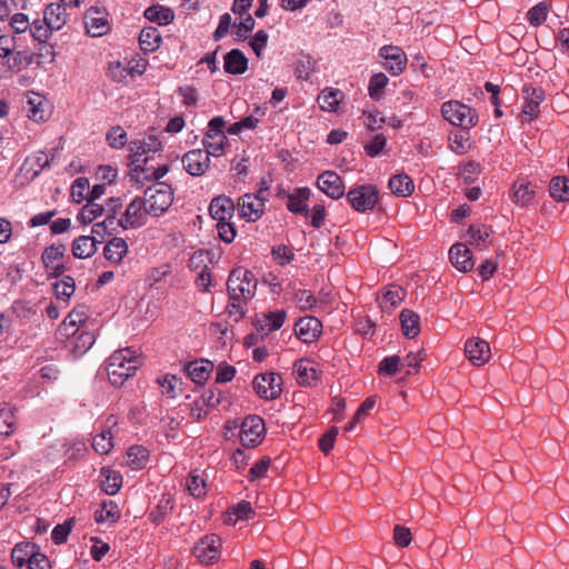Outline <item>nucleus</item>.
<instances>
[{"label":"nucleus","instance_id":"nucleus-1","mask_svg":"<svg viewBox=\"0 0 569 569\" xmlns=\"http://www.w3.org/2000/svg\"><path fill=\"white\" fill-rule=\"evenodd\" d=\"M227 288L229 293L227 312L233 321L238 322L244 317L247 305L256 295L257 279L251 271L236 268L229 274Z\"/></svg>","mask_w":569,"mask_h":569},{"label":"nucleus","instance_id":"nucleus-2","mask_svg":"<svg viewBox=\"0 0 569 569\" xmlns=\"http://www.w3.org/2000/svg\"><path fill=\"white\" fill-rule=\"evenodd\" d=\"M140 366V359L130 348L114 351L108 359L106 371L109 381L113 386H122L124 381L134 375Z\"/></svg>","mask_w":569,"mask_h":569},{"label":"nucleus","instance_id":"nucleus-3","mask_svg":"<svg viewBox=\"0 0 569 569\" xmlns=\"http://www.w3.org/2000/svg\"><path fill=\"white\" fill-rule=\"evenodd\" d=\"M441 113L447 121L462 130H469L478 123L477 111L456 100L445 102Z\"/></svg>","mask_w":569,"mask_h":569},{"label":"nucleus","instance_id":"nucleus-4","mask_svg":"<svg viewBox=\"0 0 569 569\" xmlns=\"http://www.w3.org/2000/svg\"><path fill=\"white\" fill-rule=\"evenodd\" d=\"M144 201L151 216L158 217L166 212L172 203L171 186L166 182H156L144 191Z\"/></svg>","mask_w":569,"mask_h":569},{"label":"nucleus","instance_id":"nucleus-5","mask_svg":"<svg viewBox=\"0 0 569 569\" xmlns=\"http://www.w3.org/2000/svg\"><path fill=\"white\" fill-rule=\"evenodd\" d=\"M347 199L356 211L366 212L378 203L379 190L373 184L357 186L348 191Z\"/></svg>","mask_w":569,"mask_h":569},{"label":"nucleus","instance_id":"nucleus-6","mask_svg":"<svg viewBox=\"0 0 569 569\" xmlns=\"http://www.w3.org/2000/svg\"><path fill=\"white\" fill-rule=\"evenodd\" d=\"M129 150L132 157V167L137 163L148 164L151 153L162 150V143L156 134H148L142 139L133 140L129 143Z\"/></svg>","mask_w":569,"mask_h":569},{"label":"nucleus","instance_id":"nucleus-7","mask_svg":"<svg viewBox=\"0 0 569 569\" xmlns=\"http://www.w3.org/2000/svg\"><path fill=\"white\" fill-rule=\"evenodd\" d=\"M264 432L263 420L256 415L248 416L241 423L240 441L243 447L254 448L263 440Z\"/></svg>","mask_w":569,"mask_h":569},{"label":"nucleus","instance_id":"nucleus-8","mask_svg":"<svg viewBox=\"0 0 569 569\" xmlns=\"http://www.w3.org/2000/svg\"><path fill=\"white\" fill-rule=\"evenodd\" d=\"M252 383L257 395L266 400L277 399L282 392V378L276 372L260 373Z\"/></svg>","mask_w":569,"mask_h":569},{"label":"nucleus","instance_id":"nucleus-9","mask_svg":"<svg viewBox=\"0 0 569 569\" xmlns=\"http://www.w3.org/2000/svg\"><path fill=\"white\" fill-rule=\"evenodd\" d=\"M150 214L143 198L136 197L118 219V224L124 230L134 229L146 223V217Z\"/></svg>","mask_w":569,"mask_h":569},{"label":"nucleus","instance_id":"nucleus-10","mask_svg":"<svg viewBox=\"0 0 569 569\" xmlns=\"http://www.w3.org/2000/svg\"><path fill=\"white\" fill-rule=\"evenodd\" d=\"M379 56L385 60L383 68L393 76L402 73L407 67V54L397 46H383Z\"/></svg>","mask_w":569,"mask_h":569},{"label":"nucleus","instance_id":"nucleus-11","mask_svg":"<svg viewBox=\"0 0 569 569\" xmlns=\"http://www.w3.org/2000/svg\"><path fill=\"white\" fill-rule=\"evenodd\" d=\"M221 539L217 535H209L200 539L194 548L193 555L202 562L210 563L220 556Z\"/></svg>","mask_w":569,"mask_h":569},{"label":"nucleus","instance_id":"nucleus-12","mask_svg":"<svg viewBox=\"0 0 569 569\" xmlns=\"http://www.w3.org/2000/svg\"><path fill=\"white\" fill-rule=\"evenodd\" d=\"M107 16V12L99 8L91 7L88 9L83 17L87 33L91 37H101L106 34L109 30Z\"/></svg>","mask_w":569,"mask_h":569},{"label":"nucleus","instance_id":"nucleus-13","mask_svg":"<svg viewBox=\"0 0 569 569\" xmlns=\"http://www.w3.org/2000/svg\"><path fill=\"white\" fill-rule=\"evenodd\" d=\"M182 163L189 174L200 177L209 169L210 157L202 149H193L184 153Z\"/></svg>","mask_w":569,"mask_h":569},{"label":"nucleus","instance_id":"nucleus-14","mask_svg":"<svg viewBox=\"0 0 569 569\" xmlns=\"http://www.w3.org/2000/svg\"><path fill=\"white\" fill-rule=\"evenodd\" d=\"M522 98L525 99L522 113L531 121L537 118L540 112V103L546 98L545 90L538 87L525 86L522 89Z\"/></svg>","mask_w":569,"mask_h":569},{"label":"nucleus","instance_id":"nucleus-15","mask_svg":"<svg viewBox=\"0 0 569 569\" xmlns=\"http://www.w3.org/2000/svg\"><path fill=\"white\" fill-rule=\"evenodd\" d=\"M169 171L168 164L159 166L158 168L147 167V164L137 163L131 167L129 176L130 180L134 181L139 188L144 186L146 181L159 180Z\"/></svg>","mask_w":569,"mask_h":569},{"label":"nucleus","instance_id":"nucleus-16","mask_svg":"<svg viewBox=\"0 0 569 569\" xmlns=\"http://www.w3.org/2000/svg\"><path fill=\"white\" fill-rule=\"evenodd\" d=\"M318 188L332 199H340L345 194L341 177L335 171L322 172L317 180Z\"/></svg>","mask_w":569,"mask_h":569},{"label":"nucleus","instance_id":"nucleus-17","mask_svg":"<svg viewBox=\"0 0 569 569\" xmlns=\"http://www.w3.org/2000/svg\"><path fill=\"white\" fill-rule=\"evenodd\" d=\"M465 353L475 366L485 365L491 356L488 342L480 338L468 339L465 345Z\"/></svg>","mask_w":569,"mask_h":569},{"label":"nucleus","instance_id":"nucleus-18","mask_svg":"<svg viewBox=\"0 0 569 569\" xmlns=\"http://www.w3.org/2000/svg\"><path fill=\"white\" fill-rule=\"evenodd\" d=\"M321 322L311 316L300 318L295 325L296 336L303 342L310 343L321 335Z\"/></svg>","mask_w":569,"mask_h":569},{"label":"nucleus","instance_id":"nucleus-19","mask_svg":"<svg viewBox=\"0 0 569 569\" xmlns=\"http://www.w3.org/2000/svg\"><path fill=\"white\" fill-rule=\"evenodd\" d=\"M264 196L246 193L239 200L242 217L249 221H257L264 210Z\"/></svg>","mask_w":569,"mask_h":569},{"label":"nucleus","instance_id":"nucleus-20","mask_svg":"<svg viewBox=\"0 0 569 569\" xmlns=\"http://www.w3.org/2000/svg\"><path fill=\"white\" fill-rule=\"evenodd\" d=\"M449 258L452 266L461 272H468L473 268L472 253L463 243L453 244L449 250Z\"/></svg>","mask_w":569,"mask_h":569},{"label":"nucleus","instance_id":"nucleus-21","mask_svg":"<svg viewBox=\"0 0 569 569\" xmlns=\"http://www.w3.org/2000/svg\"><path fill=\"white\" fill-rule=\"evenodd\" d=\"M284 310L263 312L256 318V328L258 331L269 333L280 329L286 320Z\"/></svg>","mask_w":569,"mask_h":569},{"label":"nucleus","instance_id":"nucleus-22","mask_svg":"<svg viewBox=\"0 0 569 569\" xmlns=\"http://www.w3.org/2000/svg\"><path fill=\"white\" fill-rule=\"evenodd\" d=\"M297 376V382L300 386H311L313 381L319 379V370L315 363L308 359H299L293 366Z\"/></svg>","mask_w":569,"mask_h":569},{"label":"nucleus","instance_id":"nucleus-23","mask_svg":"<svg viewBox=\"0 0 569 569\" xmlns=\"http://www.w3.org/2000/svg\"><path fill=\"white\" fill-rule=\"evenodd\" d=\"M512 201L520 206H529L535 198V187L526 179H518L511 187L510 190Z\"/></svg>","mask_w":569,"mask_h":569},{"label":"nucleus","instance_id":"nucleus-24","mask_svg":"<svg viewBox=\"0 0 569 569\" xmlns=\"http://www.w3.org/2000/svg\"><path fill=\"white\" fill-rule=\"evenodd\" d=\"M311 191L309 188H296L292 193L288 194L287 208L292 213H300L308 216L307 201L310 198Z\"/></svg>","mask_w":569,"mask_h":569},{"label":"nucleus","instance_id":"nucleus-25","mask_svg":"<svg viewBox=\"0 0 569 569\" xmlns=\"http://www.w3.org/2000/svg\"><path fill=\"white\" fill-rule=\"evenodd\" d=\"M233 202L228 197H217L209 206L210 216L217 222L229 220L233 216Z\"/></svg>","mask_w":569,"mask_h":569},{"label":"nucleus","instance_id":"nucleus-26","mask_svg":"<svg viewBox=\"0 0 569 569\" xmlns=\"http://www.w3.org/2000/svg\"><path fill=\"white\" fill-rule=\"evenodd\" d=\"M38 551L39 548L36 543H17L12 549L11 560L16 567L22 568L24 565H28L30 562V560L36 556Z\"/></svg>","mask_w":569,"mask_h":569},{"label":"nucleus","instance_id":"nucleus-27","mask_svg":"<svg viewBox=\"0 0 569 569\" xmlns=\"http://www.w3.org/2000/svg\"><path fill=\"white\" fill-rule=\"evenodd\" d=\"M248 69V59L239 49H232L224 57V70L230 74H242Z\"/></svg>","mask_w":569,"mask_h":569},{"label":"nucleus","instance_id":"nucleus-28","mask_svg":"<svg viewBox=\"0 0 569 569\" xmlns=\"http://www.w3.org/2000/svg\"><path fill=\"white\" fill-rule=\"evenodd\" d=\"M405 296L406 291L400 286L390 284L386 288L383 295L378 298L380 308L383 311H391L403 300Z\"/></svg>","mask_w":569,"mask_h":569},{"label":"nucleus","instance_id":"nucleus-29","mask_svg":"<svg viewBox=\"0 0 569 569\" xmlns=\"http://www.w3.org/2000/svg\"><path fill=\"white\" fill-rule=\"evenodd\" d=\"M66 7L59 3H50L43 12V19L49 28L54 31L60 30L66 24Z\"/></svg>","mask_w":569,"mask_h":569},{"label":"nucleus","instance_id":"nucleus-30","mask_svg":"<svg viewBox=\"0 0 569 569\" xmlns=\"http://www.w3.org/2000/svg\"><path fill=\"white\" fill-rule=\"evenodd\" d=\"M128 252V244L124 239L114 237L107 242L103 249L104 258L112 262L119 263Z\"/></svg>","mask_w":569,"mask_h":569},{"label":"nucleus","instance_id":"nucleus-31","mask_svg":"<svg viewBox=\"0 0 569 569\" xmlns=\"http://www.w3.org/2000/svg\"><path fill=\"white\" fill-rule=\"evenodd\" d=\"M400 323L403 335L407 338H415L420 332V317L418 313L409 309H403L400 312Z\"/></svg>","mask_w":569,"mask_h":569},{"label":"nucleus","instance_id":"nucleus-32","mask_svg":"<svg viewBox=\"0 0 569 569\" xmlns=\"http://www.w3.org/2000/svg\"><path fill=\"white\" fill-rule=\"evenodd\" d=\"M99 242L94 237L80 236L72 243V254L79 259L89 258L97 251Z\"/></svg>","mask_w":569,"mask_h":569},{"label":"nucleus","instance_id":"nucleus-33","mask_svg":"<svg viewBox=\"0 0 569 569\" xmlns=\"http://www.w3.org/2000/svg\"><path fill=\"white\" fill-rule=\"evenodd\" d=\"M143 14L146 19L160 26H167L174 19L173 10L161 4H153L148 7Z\"/></svg>","mask_w":569,"mask_h":569},{"label":"nucleus","instance_id":"nucleus-34","mask_svg":"<svg viewBox=\"0 0 569 569\" xmlns=\"http://www.w3.org/2000/svg\"><path fill=\"white\" fill-rule=\"evenodd\" d=\"M213 365L208 360H196L187 366L188 377L196 383H203L210 376Z\"/></svg>","mask_w":569,"mask_h":569},{"label":"nucleus","instance_id":"nucleus-35","mask_svg":"<svg viewBox=\"0 0 569 569\" xmlns=\"http://www.w3.org/2000/svg\"><path fill=\"white\" fill-rule=\"evenodd\" d=\"M162 41L159 30L154 27H146L139 36V44L144 52H154Z\"/></svg>","mask_w":569,"mask_h":569},{"label":"nucleus","instance_id":"nucleus-36","mask_svg":"<svg viewBox=\"0 0 569 569\" xmlns=\"http://www.w3.org/2000/svg\"><path fill=\"white\" fill-rule=\"evenodd\" d=\"M389 188L399 197H408L413 192L415 184L408 174L400 173L390 178Z\"/></svg>","mask_w":569,"mask_h":569},{"label":"nucleus","instance_id":"nucleus-37","mask_svg":"<svg viewBox=\"0 0 569 569\" xmlns=\"http://www.w3.org/2000/svg\"><path fill=\"white\" fill-rule=\"evenodd\" d=\"M120 518V510L116 502L111 500L102 501L99 509L94 511V520L98 523H114Z\"/></svg>","mask_w":569,"mask_h":569},{"label":"nucleus","instance_id":"nucleus-38","mask_svg":"<svg viewBox=\"0 0 569 569\" xmlns=\"http://www.w3.org/2000/svg\"><path fill=\"white\" fill-rule=\"evenodd\" d=\"M316 61L308 53H300L296 60L295 76L298 80L307 81L315 71Z\"/></svg>","mask_w":569,"mask_h":569},{"label":"nucleus","instance_id":"nucleus-39","mask_svg":"<svg viewBox=\"0 0 569 569\" xmlns=\"http://www.w3.org/2000/svg\"><path fill=\"white\" fill-rule=\"evenodd\" d=\"M550 196L557 201L569 200V177H553L549 184Z\"/></svg>","mask_w":569,"mask_h":569},{"label":"nucleus","instance_id":"nucleus-40","mask_svg":"<svg viewBox=\"0 0 569 569\" xmlns=\"http://www.w3.org/2000/svg\"><path fill=\"white\" fill-rule=\"evenodd\" d=\"M16 421L14 408L9 405L0 406V436L8 437L12 435Z\"/></svg>","mask_w":569,"mask_h":569},{"label":"nucleus","instance_id":"nucleus-41","mask_svg":"<svg viewBox=\"0 0 569 569\" xmlns=\"http://www.w3.org/2000/svg\"><path fill=\"white\" fill-rule=\"evenodd\" d=\"M149 457V451L142 446H131L127 451V465L133 469H142Z\"/></svg>","mask_w":569,"mask_h":569},{"label":"nucleus","instance_id":"nucleus-42","mask_svg":"<svg viewBox=\"0 0 569 569\" xmlns=\"http://www.w3.org/2000/svg\"><path fill=\"white\" fill-rule=\"evenodd\" d=\"M173 509V500L170 495H162L158 505L149 513V519L158 525L161 523Z\"/></svg>","mask_w":569,"mask_h":569},{"label":"nucleus","instance_id":"nucleus-43","mask_svg":"<svg viewBox=\"0 0 569 569\" xmlns=\"http://www.w3.org/2000/svg\"><path fill=\"white\" fill-rule=\"evenodd\" d=\"M104 212V207L88 200L87 203L79 211L77 219L80 223L89 224L93 222L94 219L102 216Z\"/></svg>","mask_w":569,"mask_h":569},{"label":"nucleus","instance_id":"nucleus-44","mask_svg":"<svg viewBox=\"0 0 569 569\" xmlns=\"http://www.w3.org/2000/svg\"><path fill=\"white\" fill-rule=\"evenodd\" d=\"M342 98L343 93L339 89L327 88L321 91L318 100L323 110L336 111Z\"/></svg>","mask_w":569,"mask_h":569},{"label":"nucleus","instance_id":"nucleus-45","mask_svg":"<svg viewBox=\"0 0 569 569\" xmlns=\"http://www.w3.org/2000/svg\"><path fill=\"white\" fill-rule=\"evenodd\" d=\"M101 475L104 477L101 485L102 490L109 496L116 495L122 483L121 475L104 468L101 470Z\"/></svg>","mask_w":569,"mask_h":569},{"label":"nucleus","instance_id":"nucleus-46","mask_svg":"<svg viewBox=\"0 0 569 569\" xmlns=\"http://www.w3.org/2000/svg\"><path fill=\"white\" fill-rule=\"evenodd\" d=\"M204 150L209 157H219L224 151V144L227 142V137L224 134H216L213 138L211 134H206L203 138Z\"/></svg>","mask_w":569,"mask_h":569},{"label":"nucleus","instance_id":"nucleus-47","mask_svg":"<svg viewBox=\"0 0 569 569\" xmlns=\"http://www.w3.org/2000/svg\"><path fill=\"white\" fill-rule=\"evenodd\" d=\"M66 246L62 243H53L47 247L41 256V261L46 270H49L51 266L64 257Z\"/></svg>","mask_w":569,"mask_h":569},{"label":"nucleus","instance_id":"nucleus-48","mask_svg":"<svg viewBox=\"0 0 569 569\" xmlns=\"http://www.w3.org/2000/svg\"><path fill=\"white\" fill-rule=\"evenodd\" d=\"M158 382L161 387L162 393L168 398H177L182 390L181 379L174 375H167L162 379H159Z\"/></svg>","mask_w":569,"mask_h":569},{"label":"nucleus","instance_id":"nucleus-49","mask_svg":"<svg viewBox=\"0 0 569 569\" xmlns=\"http://www.w3.org/2000/svg\"><path fill=\"white\" fill-rule=\"evenodd\" d=\"M53 289L58 299L68 300L76 290L74 279L70 276H64L53 284Z\"/></svg>","mask_w":569,"mask_h":569},{"label":"nucleus","instance_id":"nucleus-50","mask_svg":"<svg viewBox=\"0 0 569 569\" xmlns=\"http://www.w3.org/2000/svg\"><path fill=\"white\" fill-rule=\"evenodd\" d=\"M490 234L491 229L486 226H471L468 229L470 244L478 248H481L482 244L486 246Z\"/></svg>","mask_w":569,"mask_h":569},{"label":"nucleus","instance_id":"nucleus-51","mask_svg":"<svg viewBox=\"0 0 569 569\" xmlns=\"http://www.w3.org/2000/svg\"><path fill=\"white\" fill-rule=\"evenodd\" d=\"M388 82H389V79L385 73L379 72V73L373 74L370 78L369 86H368L369 96L375 100H379L382 96V90L386 88Z\"/></svg>","mask_w":569,"mask_h":569},{"label":"nucleus","instance_id":"nucleus-52","mask_svg":"<svg viewBox=\"0 0 569 569\" xmlns=\"http://www.w3.org/2000/svg\"><path fill=\"white\" fill-rule=\"evenodd\" d=\"M550 6L546 2H539L527 12V20L531 26H540L547 20Z\"/></svg>","mask_w":569,"mask_h":569},{"label":"nucleus","instance_id":"nucleus-53","mask_svg":"<svg viewBox=\"0 0 569 569\" xmlns=\"http://www.w3.org/2000/svg\"><path fill=\"white\" fill-rule=\"evenodd\" d=\"M92 447L99 455H107L113 447L112 433L110 430H103L93 438Z\"/></svg>","mask_w":569,"mask_h":569},{"label":"nucleus","instance_id":"nucleus-54","mask_svg":"<svg viewBox=\"0 0 569 569\" xmlns=\"http://www.w3.org/2000/svg\"><path fill=\"white\" fill-rule=\"evenodd\" d=\"M187 488L191 496L201 498L207 492V485L202 477L196 473H190L187 479Z\"/></svg>","mask_w":569,"mask_h":569},{"label":"nucleus","instance_id":"nucleus-55","mask_svg":"<svg viewBox=\"0 0 569 569\" xmlns=\"http://www.w3.org/2000/svg\"><path fill=\"white\" fill-rule=\"evenodd\" d=\"M89 181L87 178L80 177L74 180L71 187V198L74 202L80 203L88 201Z\"/></svg>","mask_w":569,"mask_h":569},{"label":"nucleus","instance_id":"nucleus-56","mask_svg":"<svg viewBox=\"0 0 569 569\" xmlns=\"http://www.w3.org/2000/svg\"><path fill=\"white\" fill-rule=\"evenodd\" d=\"M30 31L34 40L44 42L54 30L49 28L48 22L43 19L33 21Z\"/></svg>","mask_w":569,"mask_h":569},{"label":"nucleus","instance_id":"nucleus-57","mask_svg":"<svg viewBox=\"0 0 569 569\" xmlns=\"http://www.w3.org/2000/svg\"><path fill=\"white\" fill-rule=\"evenodd\" d=\"M401 366V358L398 356L386 357L379 363V373L395 376Z\"/></svg>","mask_w":569,"mask_h":569},{"label":"nucleus","instance_id":"nucleus-58","mask_svg":"<svg viewBox=\"0 0 569 569\" xmlns=\"http://www.w3.org/2000/svg\"><path fill=\"white\" fill-rule=\"evenodd\" d=\"M73 522H74L73 518L68 519L63 523L57 525L53 528V530L51 532V538L54 541V543L60 545V543L66 542V540L71 531Z\"/></svg>","mask_w":569,"mask_h":569},{"label":"nucleus","instance_id":"nucleus-59","mask_svg":"<svg viewBox=\"0 0 569 569\" xmlns=\"http://www.w3.org/2000/svg\"><path fill=\"white\" fill-rule=\"evenodd\" d=\"M107 141L112 148H122L127 143V133L119 126L112 127L107 133Z\"/></svg>","mask_w":569,"mask_h":569},{"label":"nucleus","instance_id":"nucleus-60","mask_svg":"<svg viewBox=\"0 0 569 569\" xmlns=\"http://www.w3.org/2000/svg\"><path fill=\"white\" fill-rule=\"evenodd\" d=\"M338 428L330 427L319 439V448L323 453H329V451L333 448L336 438L338 436Z\"/></svg>","mask_w":569,"mask_h":569},{"label":"nucleus","instance_id":"nucleus-61","mask_svg":"<svg viewBox=\"0 0 569 569\" xmlns=\"http://www.w3.org/2000/svg\"><path fill=\"white\" fill-rule=\"evenodd\" d=\"M209 252L204 250L194 251L189 258L188 267L192 271H201L202 269H208L206 263L208 259Z\"/></svg>","mask_w":569,"mask_h":569},{"label":"nucleus","instance_id":"nucleus-62","mask_svg":"<svg viewBox=\"0 0 569 569\" xmlns=\"http://www.w3.org/2000/svg\"><path fill=\"white\" fill-rule=\"evenodd\" d=\"M217 230L220 239L226 243H231L236 237V229L228 220L217 222Z\"/></svg>","mask_w":569,"mask_h":569},{"label":"nucleus","instance_id":"nucleus-63","mask_svg":"<svg viewBox=\"0 0 569 569\" xmlns=\"http://www.w3.org/2000/svg\"><path fill=\"white\" fill-rule=\"evenodd\" d=\"M88 319L84 307L73 309L64 319L63 325L67 327H79Z\"/></svg>","mask_w":569,"mask_h":569},{"label":"nucleus","instance_id":"nucleus-64","mask_svg":"<svg viewBox=\"0 0 569 569\" xmlns=\"http://www.w3.org/2000/svg\"><path fill=\"white\" fill-rule=\"evenodd\" d=\"M269 466H270V458L264 457V458L258 460L249 470V476H248L249 480L254 481L257 479L262 478L266 475Z\"/></svg>","mask_w":569,"mask_h":569}]
</instances>
